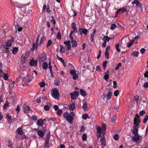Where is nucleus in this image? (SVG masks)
Returning <instances> with one entry per match:
<instances>
[{
  "label": "nucleus",
  "instance_id": "nucleus-1",
  "mask_svg": "<svg viewBox=\"0 0 148 148\" xmlns=\"http://www.w3.org/2000/svg\"><path fill=\"white\" fill-rule=\"evenodd\" d=\"M63 116L69 123H73V121L75 116V113L73 112H71L70 113L65 112L64 113Z\"/></svg>",
  "mask_w": 148,
  "mask_h": 148
},
{
  "label": "nucleus",
  "instance_id": "nucleus-2",
  "mask_svg": "<svg viewBox=\"0 0 148 148\" xmlns=\"http://www.w3.org/2000/svg\"><path fill=\"white\" fill-rule=\"evenodd\" d=\"M134 128L133 130V133L134 135L138 134V129L137 127L139 125L140 120L138 116L136 117L134 120Z\"/></svg>",
  "mask_w": 148,
  "mask_h": 148
},
{
  "label": "nucleus",
  "instance_id": "nucleus-3",
  "mask_svg": "<svg viewBox=\"0 0 148 148\" xmlns=\"http://www.w3.org/2000/svg\"><path fill=\"white\" fill-rule=\"evenodd\" d=\"M50 134L49 132L47 133L46 136V137L45 138V145L44 147L43 148H49V140Z\"/></svg>",
  "mask_w": 148,
  "mask_h": 148
},
{
  "label": "nucleus",
  "instance_id": "nucleus-4",
  "mask_svg": "<svg viewBox=\"0 0 148 148\" xmlns=\"http://www.w3.org/2000/svg\"><path fill=\"white\" fill-rule=\"evenodd\" d=\"M52 96L55 99H59V94L57 89L56 88L52 89Z\"/></svg>",
  "mask_w": 148,
  "mask_h": 148
},
{
  "label": "nucleus",
  "instance_id": "nucleus-5",
  "mask_svg": "<svg viewBox=\"0 0 148 148\" xmlns=\"http://www.w3.org/2000/svg\"><path fill=\"white\" fill-rule=\"evenodd\" d=\"M31 81V79L28 74H27L26 77H24L23 79V83L25 85H28V83Z\"/></svg>",
  "mask_w": 148,
  "mask_h": 148
},
{
  "label": "nucleus",
  "instance_id": "nucleus-6",
  "mask_svg": "<svg viewBox=\"0 0 148 148\" xmlns=\"http://www.w3.org/2000/svg\"><path fill=\"white\" fill-rule=\"evenodd\" d=\"M47 58L46 55L45 53H40L39 55L38 59L43 62H44L46 61Z\"/></svg>",
  "mask_w": 148,
  "mask_h": 148
},
{
  "label": "nucleus",
  "instance_id": "nucleus-7",
  "mask_svg": "<svg viewBox=\"0 0 148 148\" xmlns=\"http://www.w3.org/2000/svg\"><path fill=\"white\" fill-rule=\"evenodd\" d=\"M29 56V55L28 53H25L23 54L21 56V62L23 63L25 62L26 59Z\"/></svg>",
  "mask_w": 148,
  "mask_h": 148
},
{
  "label": "nucleus",
  "instance_id": "nucleus-8",
  "mask_svg": "<svg viewBox=\"0 0 148 148\" xmlns=\"http://www.w3.org/2000/svg\"><path fill=\"white\" fill-rule=\"evenodd\" d=\"M79 92L78 91H75L73 93H71L70 95L71 99L72 100L75 99L79 94Z\"/></svg>",
  "mask_w": 148,
  "mask_h": 148
},
{
  "label": "nucleus",
  "instance_id": "nucleus-9",
  "mask_svg": "<svg viewBox=\"0 0 148 148\" xmlns=\"http://www.w3.org/2000/svg\"><path fill=\"white\" fill-rule=\"evenodd\" d=\"M79 32L80 34L82 35L83 34L86 36L88 32V30L87 29H84L83 28H82L79 29Z\"/></svg>",
  "mask_w": 148,
  "mask_h": 148
},
{
  "label": "nucleus",
  "instance_id": "nucleus-10",
  "mask_svg": "<svg viewBox=\"0 0 148 148\" xmlns=\"http://www.w3.org/2000/svg\"><path fill=\"white\" fill-rule=\"evenodd\" d=\"M23 109L24 112L25 113L28 112L29 111H30V112L32 111L30 109L29 106L25 104L23 106Z\"/></svg>",
  "mask_w": 148,
  "mask_h": 148
},
{
  "label": "nucleus",
  "instance_id": "nucleus-11",
  "mask_svg": "<svg viewBox=\"0 0 148 148\" xmlns=\"http://www.w3.org/2000/svg\"><path fill=\"white\" fill-rule=\"evenodd\" d=\"M14 42V38L12 37L11 39L8 40L7 42H6L5 45L7 47H10L12 45V43Z\"/></svg>",
  "mask_w": 148,
  "mask_h": 148
},
{
  "label": "nucleus",
  "instance_id": "nucleus-12",
  "mask_svg": "<svg viewBox=\"0 0 148 148\" xmlns=\"http://www.w3.org/2000/svg\"><path fill=\"white\" fill-rule=\"evenodd\" d=\"M131 3L132 4H136L139 7H141L142 6V4L138 0H134Z\"/></svg>",
  "mask_w": 148,
  "mask_h": 148
},
{
  "label": "nucleus",
  "instance_id": "nucleus-13",
  "mask_svg": "<svg viewBox=\"0 0 148 148\" xmlns=\"http://www.w3.org/2000/svg\"><path fill=\"white\" fill-rule=\"evenodd\" d=\"M29 64L30 66H36L37 64V61L36 60H32L30 61Z\"/></svg>",
  "mask_w": 148,
  "mask_h": 148
},
{
  "label": "nucleus",
  "instance_id": "nucleus-14",
  "mask_svg": "<svg viewBox=\"0 0 148 148\" xmlns=\"http://www.w3.org/2000/svg\"><path fill=\"white\" fill-rule=\"evenodd\" d=\"M100 142L101 143V145L102 146V148H103L104 146L106 145V139L104 137L101 138L100 140Z\"/></svg>",
  "mask_w": 148,
  "mask_h": 148
},
{
  "label": "nucleus",
  "instance_id": "nucleus-15",
  "mask_svg": "<svg viewBox=\"0 0 148 148\" xmlns=\"http://www.w3.org/2000/svg\"><path fill=\"white\" fill-rule=\"evenodd\" d=\"M126 10L124 8H122L120 9L116 13V15L117 16L118 14L119 13L121 14L122 13H124L126 11Z\"/></svg>",
  "mask_w": 148,
  "mask_h": 148
},
{
  "label": "nucleus",
  "instance_id": "nucleus-16",
  "mask_svg": "<svg viewBox=\"0 0 148 148\" xmlns=\"http://www.w3.org/2000/svg\"><path fill=\"white\" fill-rule=\"evenodd\" d=\"M44 123L43 120L42 119H40L37 121L36 124L39 127H41L43 125Z\"/></svg>",
  "mask_w": 148,
  "mask_h": 148
},
{
  "label": "nucleus",
  "instance_id": "nucleus-17",
  "mask_svg": "<svg viewBox=\"0 0 148 148\" xmlns=\"http://www.w3.org/2000/svg\"><path fill=\"white\" fill-rule=\"evenodd\" d=\"M71 26L72 28L73 29L72 32L75 33L77 32V30L76 29L75 23H72Z\"/></svg>",
  "mask_w": 148,
  "mask_h": 148
},
{
  "label": "nucleus",
  "instance_id": "nucleus-18",
  "mask_svg": "<svg viewBox=\"0 0 148 148\" xmlns=\"http://www.w3.org/2000/svg\"><path fill=\"white\" fill-rule=\"evenodd\" d=\"M45 134V132L41 130H38L37 132V134L41 138H42L43 137Z\"/></svg>",
  "mask_w": 148,
  "mask_h": 148
},
{
  "label": "nucleus",
  "instance_id": "nucleus-19",
  "mask_svg": "<svg viewBox=\"0 0 148 148\" xmlns=\"http://www.w3.org/2000/svg\"><path fill=\"white\" fill-rule=\"evenodd\" d=\"M75 108V105L74 103L71 104L69 106V109L70 111L74 110Z\"/></svg>",
  "mask_w": 148,
  "mask_h": 148
},
{
  "label": "nucleus",
  "instance_id": "nucleus-20",
  "mask_svg": "<svg viewBox=\"0 0 148 148\" xmlns=\"http://www.w3.org/2000/svg\"><path fill=\"white\" fill-rule=\"evenodd\" d=\"M134 136L133 137V141L137 142L140 139V136L138 134L134 135Z\"/></svg>",
  "mask_w": 148,
  "mask_h": 148
},
{
  "label": "nucleus",
  "instance_id": "nucleus-21",
  "mask_svg": "<svg viewBox=\"0 0 148 148\" xmlns=\"http://www.w3.org/2000/svg\"><path fill=\"white\" fill-rule=\"evenodd\" d=\"M51 107V105L50 103H48L47 105L45 106L44 107V109L46 110H48Z\"/></svg>",
  "mask_w": 148,
  "mask_h": 148
},
{
  "label": "nucleus",
  "instance_id": "nucleus-22",
  "mask_svg": "<svg viewBox=\"0 0 148 148\" xmlns=\"http://www.w3.org/2000/svg\"><path fill=\"white\" fill-rule=\"evenodd\" d=\"M16 131L17 133L20 135H21L23 134V132L22 130V128L21 127L18 128L16 130Z\"/></svg>",
  "mask_w": 148,
  "mask_h": 148
},
{
  "label": "nucleus",
  "instance_id": "nucleus-23",
  "mask_svg": "<svg viewBox=\"0 0 148 148\" xmlns=\"http://www.w3.org/2000/svg\"><path fill=\"white\" fill-rule=\"evenodd\" d=\"M112 94V92L111 91H110L108 92L106 97L107 100H109L111 98Z\"/></svg>",
  "mask_w": 148,
  "mask_h": 148
},
{
  "label": "nucleus",
  "instance_id": "nucleus-24",
  "mask_svg": "<svg viewBox=\"0 0 148 148\" xmlns=\"http://www.w3.org/2000/svg\"><path fill=\"white\" fill-rule=\"evenodd\" d=\"M80 92L81 95L83 96H85L87 95L86 92L84 89H80Z\"/></svg>",
  "mask_w": 148,
  "mask_h": 148
},
{
  "label": "nucleus",
  "instance_id": "nucleus-25",
  "mask_svg": "<svg viewBox=\"0 0 148 148\" xmlns=\"http://www.w3.org/2000/svg\"><path fill=\"white\" fill-rule=\"evenodd\" d=\"M18 48L17 47H14L12 51V53L14 55H15L18 52Z\"/></svg>",
  "mask_w": 148,
  "mask_h": 148
},
{
  "label": "nucleus",
  "instance_id": "nucleus-26",
  "mask_svg": "<svg viewBox=\"0 0 148 148\" xmlns=\"http://www.w3.org/2000/svg\"><path fill=\"white\" fill-rule=\"evenodd\" d=\"M8 147H9L12 148L13 146L12 141L11 140H8Z\"/></svg>",
  "mask_w": 148,
  "mask_h": 148
},
{
  "label": "nucleus",
  "instance_id": "nucleus-27",
  "mask_svg": "<svg viewBox=\"0 0 148 148\" xmlns=\"http://www.w3.org/2000/svg\"><path fill=\"white\" fill-rule=\"evenodd\" d=\"M71 43H72V47H75L77 46V44L76 41L75 40H74L71 41Z\"/></svg>",
  "mask_w": 148,
  "mask_h": 148
},
{
  "label": "nucleus",
  "instance_id": "nucleus-28",
  "mask_svg": "<svg viewBox=\"0 0 148 148\" xmlns=\"http://www.w3.org/2000/svg\"><path fill=\"white\" fill-rule=\"evenodd\" d=\"M42 68L43 69H46L48 67V64L46 62H44L42 65Z\"/></svg>",
  "mask_w": 148,
  "mask_h": 148
},
{
  "label": "nucleus",
  "instance_id": "nucleus-29",
  "mask_svg": "<svg viewBox=\"0 0 148 148\" xmlns=\"http://www.w3.org/2000/svg\"><path fill=\"white\" fill-rule=\"evenodd\" d=\"M138 53L139 52L138 51H133L132 54V55L133 56L138 57Z\"/></svg>",
  "mask_w": 148,
  "mask_h": 148
},
{
  "label": "nucleus",
  "instance_id": "nucleus-30",
  "mask_svg": "<svg viewBox=\"0 0 148 148\" xmlns=\"http://www.w3.org/2000/svg\"><path fill=\"white\" fill-rule=\"evenodd\" d=\"M46 39V37L45 36H43L40 39V41L39 42V44L40 45H41L44 42V41Z\"/></svg>",
  "mask_w": 148,
  "mask_h": 148
},
{
  "label": "nucleus",
  "instance_id": "nucleus-31",
  "mask_svg": "<svg viewBox=\"0 0 148 148\" xmlns=\"http://www.w3.org/2000/svg\"><path fill=\"white\" fill-rule=\"evenodd\" d=\"M119 44L118 43L116 44L115 45V48L117 52L119 53L121 51L120 49L119 48Z\"/></svg>",
  "mask_w": 148,
  "mask_h": 148
},
{
  "label": "nucleus",
  "instance_id": "nucleus-32",
  "mask_svg": "<svg viewBox=\"0 0 148 148\" xmlns=\"http://www.w3.org/2000/svg\"><path fill=\"white\" fill-rule=\"evenodd\" d=\"M52 43V41L51 40H49L47 43V45H46V47L47 48L48 47L51 45Z\"/></svg>",
  "mask_w": 148,
  "mask_h": 148
},
{
  "label": "nucleus",
  "instance_id": "nucleus-33",
  "mask_svg": "<svg viewBox=\"0 0 148 148\" xmlns=\"http://www.w3.org/2000/svg\"><path fill=\"white\" fill-rule=\"evenodd\" d=\"M82 118L84 119H86L87 118H89V117H88V115L87 114H83L82 116Z\"/></svg>",
  "mask_w": 148,
  "mask_h": 148
},
{
  "label": "nucleus",
  "instance_id": "nucleus-34",
  "mask_svg": "<svg viewBox=\"0 0 148 148\" xmlns=\"http://www.w3.org/2000/svg\"><path fill=\"white\" fill-rule=\"evenodd\" d=\"M138 98L139 97L137 95L135 96L134 97V101L136 102L137 104H138Z\"/></svg>",
  "mask_w": 148,
  "mask_h": 148
},
{
  "label": "nucleus",
  "instance_id": "nucleus-35",
  "mask_svg": "<svg viewBox=\"0 0 148 148\" xmlns=\"http://www.w3.org/2000/svg\"><path fill=\"white\" fill-rule=\"evenodd\" d=\"M97 132L99 134H101L102 130V128L99 127H98L97 128Z\"/></svg>",
  "mask_w": 148,
  "mask_h": 148
},
{
  "label": "nucleus",
  "instance_id": "nucleus-36",
  "mask_svg": "<svg viewBox=\"0 0 148 148\" xmlns=\"http://www.w3.org/2000/svg\"><path fill=\"white\" fill-rule=\"evenodd\" d=\"M52 19L50 21L51 23H53V24L55 25L56 23V22L55 19H54V17L53 16H51Z\"/></svg>",
  "mask_w": 148,
  "mask_h": 148
},
{
  "label": "nucleus",
  "instance_id": "nucleus-37",
  "mask_svg": "<svg viewBox=\"0 0 148 148\" xmlns=\"http://www.w3.org/2000/svg\"><path fill=\"white\" fill-rule=\"evenodd\" d=\"M109 75L107 73H105L104 77V79L106 80H107L109 78Z\"/></svg>",
  "mask_w": 148,
  "mask_h": 148
},
{
  "label": "nucleus",
  "instance_id": "nucleus-38",
  "mask_svg": "<svg viewBox=\"0 0 148 148\" xmlns=\"http://www.w3.org/2000/svg\"><path fill=\"white\" fill-rule=\"evenodd\" d=\"M103 40L105 41L108 42L110 40V37L107 36H105L103 37Z\"/></svg>",
  "mask_w": 148,
  "mask_h": 148
},
{
  "label": "nucleus",
  "instance_id": "nucleus-39",
  "mask_svg": "<svg viewBox=\"0 0 148 148\" xmlns=\"http://www.w3.org/2000/svg\"><path fill=\"white\" fill-rule=\"evenodd\" d=\"M121 65V63H118L116 67H115V69L116 70H117L118 69H119V68L120 67Z\"/></svg>",
  "mask_w": 148,
  "mask_h": 148
},
{
  "label": "nucleus",
  "instance_id": "nucleus-40",
  "mask_svg": "<svg viewBox=\"0 0 148 148\" xmlns=\"http://www.w3.org/2000/svg\"><path fill=\"white\" fill-rule=\"evenodd\" d=\"M148 120V115H147L144 118L143 121V123H147V121Z\"/></svg>",
  "mask_w": 148,
  "mask_h": 148
},
{
  "label": "nucleus",
  "instance_id": "nucleus-41",
  "mask_svg": "<svg viewBox=\"0 0 148 148\" xmlns=\"http://www.w3.org/2000/svg\"><path fill=\"white\" fill-rule=\"evenodd\" d=\"M116 27V24H112L110 28V29L112 30H113L114 29H115Z\"/></svg>",
  "mask_w": 148,
  "mask_h": 148
},
{
  "label": "nucleus",
  "instance_id": "nucleus-42",
  "mask_svg": "<svg viewBox=\"0 0 148 148\" xmlns=\"http://www.w3.org/2000/svg\"><path fill=\"white\" fill-rule=\"evenodd\" d=\"M8 75L6 73H5L3 75V79L5 80H7L8 79Z\"/></svg>",
  "mask_w": 148,
  "mask_h": 148
},
{
  "label": "nucleus",
  "instance_id": "nucleus-43",
  "mask_svg": "<svg viewBox=\"0 0 148 148\" xmlns=\"http://www.w3.org/2000/svg\"><path fill=\"white\" fill-rule=\"evenodd\" d=\"M119 92L118 90H116L114 92V95L115 97L117 96L119 94Z\"/></svg>",
  "mask_w": 148,
  "mask_h": 148
},
{
  "label": "nucleus",
  "instance_id": "nucleus-44",
  "mask_svg": "<svg viewBox=\"0 0 148 148\" xmlns=\"http://www.w3.org/2000/svg\"><path fill=\"white\" fill-rule=\"evenodd\" d=\"M114 138L115 140H118L119 139V136L118 134H116L114 136Z\"/></svg>",
  "mask_w": 148,
  "mask_h": 148
},
{
  "label": "nucleus",
  "instance_id": "nucleus-45",
  "mask_svg": "<svg viewBox=\"0 0 148 148\" xmlns=\"http://www.w3.org/2000/svg\"><path fill=\"white\" fill-rule=\"evenodd\" d=\"M82 138L83 140H85L86 139L87 135L86 134H83Z\"/></svg>",
  "mask_w": 148,
  "mask_h": 148
},
{
  "label": "nucleus",
  "instance_id": "nucleus-46",
  "mask_svg": "<svg viewBox=\"0 0 148 148\" xmlns=\"http://www.w3.org/2000/svg\"><path fill=\"white\" fill-rule=\"evenodd\" d=\"M61 47V49H60V52H61L62 53H63L65 52L64 50V48L62 46H60Z\"/></svg>",
  "mask_w": 148,
  "mask_h": 148
},
{
  "label": "nucleus",
  "instance_id": "nucleus-47",
  "mask_svg": "<svg viewBox=\"0 0 148 148\" xmlns=\"http://www.w3.org/2000/svg\"><path fill=\"white\" fill-rule=\"evenodd\" d=\"M107 61H105L103 62V66L104 69H105L106 67Z\"/></svg>",
  "mask_w": 148,
  "mask_h": 148
},
{
  "label": "nucleus",
  "instance_id": "nucleus-48",
  "mask_svg": "<svg viewBox=\"0 0 148 148\" xmlns=\"http://www.w3.org/2000/svg\"><path fill=\"white\" fill-rule=\"evenodd\" d=\"M70 73L73 75L76 74L75 71L74 70H71L70 71Z\"/></svg>",
  "mask_w": 148,
  "mask_h": 148
},
{
  "label": "nucleus",
  "instance_id": "nucleus-49",
  "mask_svg": "<svg viewBox=\"0 0 148 148\" xmlns=\"http://www.w3.org/2000/svg\"><path fill=\"white\" fill-rule=\"evenodd\" d=\"M105 57L106 58H108L109 57V52H106L105 51Z\"/></svg>",
  "mask_w": 148,
  "mask_h": 148
},
{
  "label": "nucleus",
  "instance_id": "nucleus-50",
  "mask_svg": "<svg viewBox=\"0 0 148 148\" xmlns=\"http://www.w3.org/2000/svg\"><path fill=\"white\" fill-rule=\"evenodd\" d=\"M62 113V111L61 110H58L57 112V113L58 115L60 116Z\"/></svg>",
  "mask_w": 148,
  "mask_h": 148
},
{
  "label": "nucleus",
  "instance_id": "nucleus-51",
  "mask_svg": "<svg viewBox=\"0 0 148 148\" xmlns=\"http://www.w3.org/2000/svg\"><path fill=\"white\" fill-rule=\"evenodd\" d=\"M78 75L76 74H75L74 75H73V78L75 80H76L78 79Z\"/></svg>",
  "mask_w": 148,
  "mask_h": 148
},
{
  "label": "nucleus",
  "instance_id": "nucleus-52",
  "mask_svg": "<svg viewBox=\"0 0 148 148\" xmlns=\"http://www.w3.org/2000/svg\"><path fill=\"white\" fill-rule=\"evenodd\" d=\"M40 36V35L39 34L37 37V38L36 41V44H38V42L39 40Z\"/></svg>",
  "mask_w": 148,
  "mask_h": 148
},
{
  "label": "nucleus",
  "instance_id": "nucleus-53",
  "mask_svg": "<svg viewBox=\"0 0 148 148\" xmlns=\"http://www.w3.org/2000/svg\"><path fill=\"white\" fill-rule=\"evenodd\" d=\"M32 119L34 121H36L37 119V116L36 115H33L32 117Z\"/></svg>",
  "mask_w": 148,
  "mask_h": 148
},
{
  "label": "nucleus",
  "instance_id": "nucleus-54",
  "mask_svg": "<svg viewBox=\"0 0 148 148\" xmlns=\"http://www.w3.org/2000/svg\"><path fill=\"white\" fill-rule=\"evenodd\" d=\"M9 103L8 102H6L4 105L3 109H5L8 106V105H9Z\"/></svg>",
  "mask_w": 148,
  "mask_h": 148
},
{
  "label": "nucleus",
  "instance_id": "nucleus-55",
  "mask_svg": "<svg viewBox=\"0 0 148 148\" xmlns=\"http://www.w3.org/2000/svg\"><path fill=\"white\" fill-rule=\"evenodd\" d=\"M113 87L114 88H116L117 87V83L116 81H114L113 82Z\"/></svg>",
  "mask_w": 148,
  "mask_h": 148
},
{
  "label": "nucleus",
  "instance_id": "nucleus-56",
  "mask_svg": "<svg viewBox=\"0 0 148 148\" xmlns=\"http://www.w3.org/2000/svg\"><path fill=\"white\" fill-rule=\"evenodd\" d=\"M64 43L65 45H69L70 44V41L69 40L66 41L64 42Z\"/></svg>",
  "mask_w": 148,
  "mask_h": 148
},
{
  "label": "nucleus",
  "instance_id": "nucleus-57",
  "mask_svg": "<svg viewBox=\"0 0 148 148\" xmlns=\"http://www.w3.org/2000/svg\"><path fill=\"white\" fill-rule=\"evenodd\" d=\"M145 113V112L142 110L139 112V114L140 116H143Z\"/></svg>",
  "mask_w": 148,
  "mask_h": 148
},
{
  "label": "nucleus",
  "instance_id": "nucleus-58",
  "mask_svg": "<svg viewBox=\"0 0 148 148\" xmlns=\"http://www.w3.org/2000/svg\"><path fill=\"white\" fill-rule=\"evenodd\" d=\"M102 131H103L105 130L106 129V126L104 124H102Z\"/></svg>",
  "mask_w": 148,
  "mask_h": 148
},
{
  "label": "nucleus",
  "instance_id": "nucleus-59",
  "mask_svg": "<svg viewBox=\"0 0 148 148\" xmlns=\"http://www.w3.org/2000/svg\"><path fill=\"white\" fill-rule=\"evenodd\" d=\"M82 108L84 110H85L87 109V106L86 103H84L83 105V106Z\"/></svg>",
  "mask_w": 148,
  "mask_h": 148
},
{
  "label": "nucleus",
  "instance_id": "nucleus-60",
  "mask_svg": "<svg viewBox=\"0 0 148 148\" xmlns=\"http://www.w3.org/2000/svg\"><path fill=\"white\" fill-rule=\"evenodd\" d=\"M3 71L1 70V69H0V77H2L3 76Z\"/></svg>",
  "mask_w": 148,
  "mask_h": 148
},
{
  "label": "nucleus",
  "instance_id": "nucleus-61",
  "mask_svg": "<svg viewBox=\"0 0 148 148\" xmlns=\"http://www.w3.org/2000/svg\"><path fill=\"white\" fill-rule=\"evenodd\" d=\"M33 47L34 49H37L38 47V44H35V43L33 44Z\"/></svg>",
  "mask_w": 148,
  "mask_h": 148
},
{
  "label": "nucleus",
  "instance_id": "nucleus-62",
  "mask_svg": "<svg viewBox=\"0 0 148 148\" xmlns=\"http://www.w3.org/2000/svg\"><path fill=\"white\" fill-rule=\"evenodd\" d=\"M85 130V127L83 126H82L81 128L80 132H84Z\"/></svg>",
  "mask_w": 148,
  "mask_h": 148
},
{
  "label": "nucleus",
  "instance_id": "nucleus-63",
  "mask_svg": "<svg viewBox=\"0 0 148 148\" xmlns=\"http://www.w3.org/2000/svg\"><path fill=\"white\" fill-rule=\"evenodd\" d=\"M57 38L58 39H61V34L60 32H58L57 34Z\"/></svg>",
  "mask_w": 148,
  "mask_h": 148
},
{
  "label": "nucleus",
  "instance_id": "nucleus-64",
  "mask_svg": "<svg viewBox=\"0 0 148 148\" xmlns=\"http://www.w3.org/2000/svg\"><path fill=\"white\" fill-rule=\"evenodd\" d=\"M145 50H146L145 49L143 48L140 49V52L142 54H143L145 51Z\"/></svg>",
  "mask_w": 148,
  "mask_h": 148
}]
</instances>
